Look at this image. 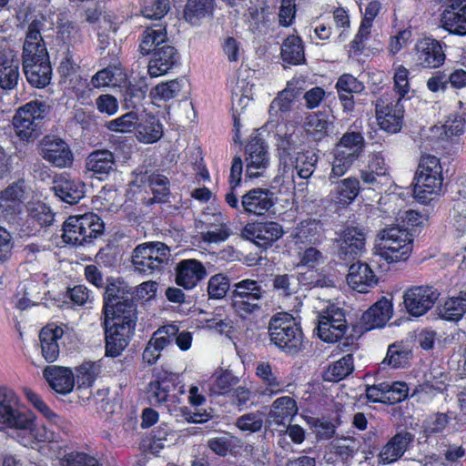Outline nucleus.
Returning <instances> with one entry per match:
<instances>
[{"label": "nucleus", "mask_w": 466, "mask_h": 466, "mask_svg": "<svg viewBox=\"0 0 466 466\" xmlns=\"http://www.w3.org/2000/svg\"><path fill=\"white\" fill-rule=\"evenodd\" d=\"M245 232L256 245L264 248L271 246L284 233L282 226L273 221L248 225Z\"/></svg>", "instance_id": "c756f323"}, {"label": "nucleus", "mask_w": 466, "mask_h": 466, "mask_svg": "<svg viewBox=\"0 0 466 466\" xmlns=\"http://www.w3.org/2000/svg\"><path fill=\"white\" fill-rule=\"evenodd\" d=\"M354 370V358L347 354L329 365L325 372L324 379L328 381H339L348 377Z\"/></svg>", "instance_id": "3c124183"}, {"label": "nucleus", "mask_w": 466, "mask_h": 466, "mask_svg": "<svg viewBox=\"0 0 466 466\" xmlns=\"http://www.w3.org/2000/svg\"><path fill=\"white\" fill-rule=\"evenodd\" d=\"M317 334L323 341L333 343L341 339L346 330L347 323L344 310L339 306L329 303L318 313Z\"/></svg>", "instance_id": "9d476101"}, {"label": "nucleus", "mask_w": 466, "mask_h": 466, "mask_svg": "<svg viewBox=\"0 0 466 466\" xmlns=\"http://www.w3.org/2000/svg\"><path fill=\"white\" fill-rule=\"evenodd\" d=\"M265 290L261 284L251 279H245L232 286V308L243 319H251L263 309Z\"/></svg>", "instance_id": "f03ea898"}, {"label": "nucleus", "mask_w": 466, "mask_h": 466, "mask_svg": "<svg viewBox=\"0 0 466 466\" xmlns=\"http://www.w3.org/2000/svg\"><path fill=\"white\" fill-rule=\"evenodd\" d=\"M270 341L287 354L295 355L303 348V333L294 318L288 313H278L268 324Z\"/></svg>", "instance_id": "f257e3e1"}, {"label": "nucleus", "mask_w": 466, "mask_h": 466, "mask_svg": "<svg viewBox=\"0 0 466 466\" xmlns=\"http://www.w3.org/2000/svg\"><path fill=\"white\" fill-rule=\"evenodd\" d=\"M230 234L229 227L222 221L221 215H218L214 217V222L210 224V228L202 233V239L208 243H219L226 241Z\"/></svg>", "instance_id": "6e6d98bb"}, {"label": "nucleus", "mask_w": 466, "mask_h": 466, "mask_svg": "<svg viewBox=\"0 0 466 466\" xmlns=\"http://www.w3.org/2000/svg\"><path fill=\"white\" fill-rule=\"evenodd\" d=\"M444 46L441 41L431 36L419 39L414 46L415 65L422 69L440 68L446 60Z\"/></svg>", "instance_id": "4468645a"}, {"label": "nucleus", "mask_w": 466, "mask_h": 466, "mask_svg": "<svg viewBox=\"0 0 466 466\" xmlns=\"http://www.w3.org/2000/svg\"><path fill=\"white\" fill-rule=\"evenodd\" d=\"M27 210L29 220L40 227H48L54 221V213L45 204H32L27 208Z\"/></svg>", "instance_id": "052dcab7"}, {"label": "nucleus", "mask_w": 466, "mask_h": 466, "mask_svg": "<svg viewBox=\"0 0 466 466\" xmlns=\"http://www.w3.org/2000/svg\"><path fill=\"white\" fill-rule=\"evenodd\" d=\"M60 466H99L98 461L85 452L72 451L60 459Z\"/></svg>", "instance_id": "338daca9"}, {"label": "nucleus", "mask_w": 466, "mask_h": 466, "mask_svg": "<svg viewBox=\"0 0 466 466\" xmlns=\"http://www.w3.org/2000/svg\"><path fill=\"white\" fill-rule=\"evenodd\" d=\"M168 256L169 248L164 243H144L134 249L132 263L136 271L149 275L160 271Z\"/></svg>", "instance_id": "9b49d317"}, {"label": "nucleus", "mask_w": 466, "mask_h": 466, "mask_svg": "<svg viewBox=\"0 0 466 466\" xmlns=\"http://www.w3.org/2000/svg\"><path fill=\"white\" fill-rule=\"evenodd\" d=\"M273 288L279 295L289 297L297 292L299 279L295 275H277L273 279Z\"/></svg>", "instance_id": "e2e57ef3"}, {"label": "nucleus", "mask_w": 466, "mask_h": 466, "mask_svg": "<svg viewBox=\"0 0 466 466\" xmlns=\"http://www.w3.org/2000/svg\"><path fill=\"white\" fill-rule=\"evenodd\" d=\"M21 60L14 50L0 52V89L9 92L17 87L20 77Z\"/></svg>", "instance_id": "412c9836"}, {"label": "nucleus", "mask_w": 466, "mask_h": 466, "mask_svg": "<svg viewBox=\"0 0 466 466\" xmlns=\"http://www.w3.org/2000/svg\"><path fill=\"white\" fill-rule=\"evenodd\" d=\"M176 272V283L186 289L195 288L207 276L204 265L197 259L179 261Z\"/></svg>", "instance_id": "cd10ccee"}, {"label": "nucleus", "mask_w": 466, "mask_h": 466, "mask_svg": "<svg viewBox=\"0 0 466 466\" xmlns=\"http://www.w3.org/2000/svg\"><path fill=\"white\" fill-rule=\"evenodd\" d=\"M292 237L296 243L318 244L324 238L323 225L315 218L305 219L294 228Z\"/></svg>", "instance_id": "58836bf2"}, {"label": "nucleus", "mask_w": 466, "mask_h": 466, "mask_svg": "<svg viewBox=\"0 0 466 466\" xmlns=\"http://www.w3.org/2000/svg\"><path fill=\"white\" fill-rule=\"evenodd\" d=\"M380 255L388 263L406 260L412 249V239L406 228H386L380 232Z\"/></svg>", "instance_id": "0eeeda50"}, {"label": "nucleus", "mask_w": 466, "mask_h": 466, "mask_svg": "<svg viewBox=\"0 0 466 466\" xmlns=\"http://www.w3.org/2000/svg\"><path fill=\"white\" fill-rule=\"evenodd\" d=\"M339 258L351 261L366 250V231L360 226H347L335 238Z\"/></svg>", "instance_id": "ddd939ff"}, {"label": "nucleus", "mask_w": 466, "mask_h": 466, "mask_svg": "<svg viewBox=\"0 0 466 466\" xmlns=\"http://www.w3.org/2000/svg\"><path fill=\"white\" fill-rule=\"evenodd\" d=\"M214 11V0H187L184 8V19L192 25L210 17Z\"/></svg>", "instance_id": "c03bdc74"}, {"label": "nucleus", "mask_w": 466, "mask_h": 466, "mask_svg": "<svg viewBox=\"0 0 466 466\" xmlns=\"http://www.w3.org/2000/svg\"><path fill=\"white\" fill-rule=\"evenodd\" d=\"M54 192L65 203H78L86 194V184L77 177L62 173L54 179Z\"/></svg>", "instance_id": "5701e85b"}, {"label": "nucleus", "mask_w": 466, "mask_h": 466, "mask_svg": "<svg viewBox=\"0 0 466 466\" xmlns=\"http://www.w3.org/2000/svg\"><path fill=\"white\" fill-rule=\"evenodd\" d=\"M137 318L103 319L102 326L105 330L106 355L117 357L128 345L134 333Z\"/></svg>", "instance_id": "6e6552de"}, {"label": "nucleus", "mask_w": 466, "mask_h": 466, "mask_svg": "<svg viewBox=\"0 0 466 466\" xmlns=\"http://www.w3.org/2000/svg\"><path fill=\"white\" fill-rule=\"evenodd\" d=\"M277 150L279 157V164L286 172V168L293 165V157L297 156L298 145L294 134L279 136L277 142Z\"/></svg>", "instance_id": "8fccbe9b"}, {"label": "nucleus", "mask_w": 466, "mask_h": 466, "mask_svg": "<svg viewBox=\"0 0 466 466\" xmlns=\"http://www.w3.org/2000/svg\"><path fill=\"white\" fill-rule=\"evenodd\" d=\"M329 121L323 113H314L307 116L305 129L314 140H320L328 135Z\"/></svg>", "instance_id": "603ef678"}, {"label": "nucleus", "mask_w": 466, "mask_h": 466, "mask_svg": "<svg viewBox=\"0 0 466 466\" xmlns=\"http://www.w3.org/2000/svg\"><path fill=\"white\" fill-rule=\"evenodd\" d=\"M100 372V366L95 362L86 361L76 368L75 380L80 387L88 388Z\"/></svg>", "instance_id": "4d7b16f0"}, {"label": "nucleus", "mask_w": 466, "mask_h": 466, "mask_svg": "<svg viewBox=\"0 0 466 466\" xmlns=\"http://www.w3.org/2000/svg\"><path fill=\"white\" fill-rule=\"evenodd\" d=\"M46 108L44 102L35 100L16 111L13 117V126L16 136L21 140L29 142L41 135Z\"/></svg>", "instance_id": "423d86ee"}, {"label": "nucleus", "mask_w": 466, "mask_h": 466, "mask_svg": "<svg viewBox=\"0 0 466 466\" xmlns=\"http://www.w3.org/2000/svg\"><path fill=\"white\" fill-rule=\"evenodd\" d=\"M361 447L360 440L354 437L336 438L330 442V453L338 461L349 464Z\"/></svg>", "instance_id": "37998d69"}, {"label": "nucleus", "mask_w": 466, "mask_h": 466, "mask_svg": "<svg viewBox=\"0 0 466 466\" xmlns=\"http://www.w3.org/2000/svg\"><path fill=\"white\" fill-rule=\"evenodd\" d=\"M442 181V177L416 175L413 187L415 198L423 203L427 202L431 195L441 191Z\"/></svg>", "instance_id": "49530a36"}, {"label": "nucleus", "mask_w": 466, "mask_h": 466, "mask_svg": "<svg viewBox=\"0 0 466 466\" xmlns=\"http://www.w3.org/2000/svg\"><path fill=\"white\" fill-rule=\"evenodd\" d=\"M34 418L18 409V400L14 390L0 387V430H32Z\"/></svg>", "instance_id": "1a4fd4ad"}, {"label": "nucleus", "mask_w": 466, "mask_h": 466, "mask_svg": "<svg viewBox=\"0 0 466 466\" xmlns=\"http://www.w3.org/2000/svg\"><path fill=\"white\" fill-rule=\"evenodd\" d=\"M179 60L177 49L170 45H164L152 52L147 72L151 77H158L171 70Z\"/></svg>", "instance_id": "a878e982"}, {"label": "nucleus", "mask_w": 466, "mask_h": 466, "mask_svg": "<svg viewBox=\"0 0 466 466\" xmlns=\"http://www.w3.org/2000/svg\"><path fill=\"white\" fill-rule=\"evenodd\" d=\"M187 80L185 78H177L158 84L152 91L155 97L164 101H168L177 97L184 87H186Z\"/></svg>", "instance_id": "864d4df0"}, {"label": "nucleus", "mask_w": 466, "mask_h": 466, "mask_svg": "<svg viewBox=\"0 0 466 466\" xmlns=\"http://www.w3.org/2000/svg\"><path fill=\"white\" fill-rule=\"evenodd\" d=\"M42 157L53 166L63 168L71 166L73 153L66 141L55 137H46L41 144Z\"/></svg>", "instance_id": "aec40b11"}, {"label": "nucleus", "mask_w": 466, "mask_h": 466, "mask_svg": "<svg viewBox=\"0 0 466 466\" xmlns=\"http://www.w3.org/2000/svg\"><path fill=\"white\" fill-rule=\"evenodd\" d=\"M177 376L167 371H159L155 375V379L147 385V398L152 404H160L163 402L179 403V398L177 393H172L177 390Z\"/></svg>", "instance_id": "f3484780"}, {"label": "nucleus", "mask_w": 466, "mask_h": 466, "mask_svg": "<svg viewBox=\"0 0 466 466\" xmlns=\"http://www.w3.org/2000/svg\"><path fill=\"white\" fill-rule=\"evenodd\" d=\"M22 66L26 80L31 86L42 88L50 83L52 67L48 53L22 58Z\"/></svg>", "instance_id": "a211bd4d"}, {"label": "nucleus", "mask_w": 466, "mask_h": 466, "mask_svg": "<svg viewBox=\"0 0 466 466\" xmlns=\"http://www.w3.org/2000/svg\"><path fill=\"white\" fill-rule=\"evenodd\" d=\"M275 204L274 193L268 188L256 187L242 196L241 208L256 216L266 214Z\"/></svg>", "instance_id": "393cba45"}, {"label": "nucleus", "mask_w": 466, "mask_h": 466, "mask_svg": "<svg viewBox=\"0 0 466 466\" xmlns=\"http://www.w3.org/2000/svg\"><path fill=\"white\" fill-rule=\"evenodd\" d=\"M439 316L448 321H458L466 313V289L457 296L449 297L438 307Z\"/></svg>", "instance_id": "ea45409f"}, {"label": "nucleus", "mask_w": 466, "mask_h": 466, "mask_svg": "<svg viewBox=\"0 0 466 466\" xmlns=\"http://www.w3.org/2000/svg\"><path fill=\"white\" fill-rule=\"evenodd\" d=\"M44 378L56 392L67 394L75 385V376L69 368L51 365L43 371Z\"/></svg>", "instance_id": "c9c22d12"}, {"label": "nucleus", "mask_w": 466, "mask_h": 466, "mask_svg": "<svg viewBox=\"0 0 466 466\" xmlns=\"http://www.w3.org/2000/svg\"><path fill=\"white\" fill-rule=\"evenodd\" d=\"M392 312L389 299L383 298L372 305L362 316L370 329L381 328L390 319Z\"/></svg>", "instance_id": "a18cd8bd"}, {"label": "nucleus", "mask_w": 466, "mask_h": 466, "mask_svg": "<svg viewBox=\"0 0 466 466\" xmlns=\"http://www.w3.org/2000/svg\"><path fill=\"white\" fill-rule=\"evenodd\" d=\"M104 223L95 213L69 217L63 226V240L74 246L89 243L103 233Z\"/></svg>", "instance_id": "20e7f679"}, {"label": "nucleus", "mask_w": 466, "mask_h": 466, "mask_svg": "<svg viewBox=\"0 0 466 466\" xmlns=\"http://www.w3.org/2000/svg\"><path fill=\"white\" fill-rule=\"evenodd\" d=\"M375 107L377 122L381 129L391 134L401 129L404 106L400 98L388 94L382 95L377 99Z\"/></svg>", "instance_id": "f8f14e48"}, {"label": "nucleus", "mask_w": 466, "mask_h": 466, "mask_svg": "<svg viewBox=\"0 0 466 466\" xmlns=\"http://www.w3.org/2000/svg\"><path fill=\"white\" fill-rule=\"evenodd\" d=\"M416 175L442 177V167L440 159L431 155L421 157Z\"/></svg>", "instance_id": "774afa93"}, {"label": "nucleus", "mask_w": 466, "mask_h": 466, "mask_svg": "<svg viewBox=\"0 0 466 466\" xmlns=\"http://www.w3.org/2000/svg\"><path fill=\"white\" fill-rule=\"evenodd\" d=\"M270 163L269 154L264 140L251 137L245 147L246 176L255 178L264 176Z\"/></svg>", "instance_id": "2eb2a0df"}, {"label": "nucleus", "mask_w": 466, "mask_h": 466, "mask_svg": "<svg viewBox=\"0 0 466 466\" xmlns=\"http://www.w3.org/2000/svg\"><path fill=\"white\" fill-rule=\"evenodd\" d=\"M135 176L134 184L138 187L148 186L156 200L162 202L168 197L170 193L169 180L166 176L143 171V168L137 169Z\"/></svg>", "instance_id": "72a5a7b5"}, {"label": "nucleus", "mask_w": 466, "mask_h": 466, "mask_svg": "<svg viewBox=\"0 0 466 466\" xmlns=\"http://www.w3.org/2000/svg\"><path fill=\"white\" fill-rule=\"evenodd\" d=\"M64 335V329L55 323L44 327L39 333V340L43 358L47 362H54L60 353L59 340Z\"/></svg>", "instance_id": "473e14b6"}, {"label": "nucleus", "mask_w": 466, "mask_h": 466, "mask_svg": "<svg viewBox=\"0 0 466 466\" xmlns=\"http://www.w3.org/2000/svg\"><path fill=\"white\" fill-rule=\"evenodd\" d=\"M41 22L34 20L28 25L23 46L22 58L47 53L41 35Z\"/></svg>", "instance_id": "a19ab883"}, {"label": "nucleus", "mask_w": 466, "mask_h": 466, "mask_svg": "<svg viewBox=\"0 0 466 466\" xmlns=\"http://www.w3.org/2000/svg\"><path fill=\"white\" fill-rule=\"evenodd\" d=\"M264 425V414L260 411L246 413L236 421V426L242 431L258 432Z\"/></svg>", "instance_id": "680f3d73"}, {"label": "nucleus", "mask_w": 466, "mask_h": 466, "mask_svg": "<svg viewBox=\"0 0 466 466\" xmlns=\"http://www.w3.org/2000/svg\"><path fill=\"white\" fill-rule=\"evenodd\" d=\"M139 119V114L130 111L119 117L108 121L106 127L108 130L116 133H127L136 129L137 121Z\"/></svg>", "instance_id": "13d9d810"}, {"label": "nucleus", "mask_w": 466, "mask_h": 466, "mask_svg": "<svg viewBox=\"0 0 466 466\" xmlns=\"http://www.w3.org/2000/svg\"><path fill=\"white\" fill-rule=\"evenodd\" d=\"M178 331L175 324L161 326L152 334L144 351L143 360L148 364H155L160 357L161 351L174 341V336Z\"/></svg>", "instance_id": "4be33fe9"}, {"label": "nucleus", "mask_w": 466, "mask_h": 466, "mask_svg": "<svg viewBox=\"0 0 466 466\" xmlns=\"http://www.w3.org/2000/svg\"><path fill=\"white\" fill-rule=\"evenodd\" d=\"M413 440V434L409 431H401L396 433L380 450L378 455L379 463L390 464L397 461L402 457Z\"/></svg>", "instance_id": "c85d7f7f"}, {"label": "nucleus", "mask_w": 466, "mask_h": 466, "mask_svg": "<svg viewBox=\"0 0 466 466\" xmlns=\"http://www.w3.org/2000/svg\"><path fill=\"white\" fill-rule=\"evenodd\" d=\"M137 137L144 143H154L161 138L163 135L162 125L152 114L142 111L137 127Z\"/></svg>", "instance_id": "4c0bfd02"}, {"label": "nucleus", "mask_w": 466, "mask_h": 466, "mask_svg": "<svg viewBox=\"0 0 466 466\" xmlns=\"http://www.w3.org/2000/svg\"><path fill=\"white\" fill-rule=\"evenodd\" d=\"M299 407L290 396L277 398L270 405L267 421L270 426L285 427L298 414Z\"/></svg>", "instance_id": "bb28decb"}, {"label": "nucleus", "mask_w": 466, "mask_h": 466, "mask_svg": "<svg viewBox=\"0 0 466 466\" xmlns=\"http://www.w3.org/2000/svg\"><path fill=\"white\" fill-rule=\"evenodd\" d=\"M366 142L360 132L350 131L342 135L333 150V161L329 181L344 176L355 161L362 157Z\"/></svg>", "instance_id": "7ed1b4c3"}, {"label": "nucleus", "mask_w": 466, "mask_h": 466, "mask_svg": "<svg viewBox=\"0 0 466 466\" xmlns=\"http://www.w3.org/2000/svg\"><path fill=\"white\" fill-rule=\"evenodd\" d=\"M86 169L99 179H104L116 169L115 155L107 149H96L86 158Z\"/></svg>", "instance_id": "7c9ffc66"}, {"label": "nucleus", "mask_w": 466, "mask_h": 466, "mask_svg": "<svg viewBox=\"0 0 466 466\" xmlns=\"http://www.w3.org/2000/svg\"><path fill=\"white\" fill-rule=\"evenodd\" d=\"M238 383V377L229 370H225L214 378L209 390L214 395H226L230 393Z\"/></svg>", "instance_id": "5fc2aeb1"}, {"label": "nucleus", "mask_w": 466, "mask_h": 466, "mask_svg": "<svg viewBox=\"0 0 466 466\" xmlns=\"http://www.w3.org/2000/svg\"><path fill=\"white\" fill-rule=\"evenodd\" d=\"M347 282L352 289L367 293L377 285L378 278L368 264L358 261L350 265Z\"/></svg>", "instance_id": "2f4dec72"}, {"label": "nucleus", "mask_w": 466, "mask_h": 466, "mask_svg": "<svg viewBox=\"0 0 466 466\" xmlns=\"http://www.w3.org/2000/svg\"><path fill=\"white\" fill-rule=\"evenodd\" d=\"M292 102L293 95L291 92L287 90L280 92L269 106L268 112L270 116L279 119L280 115L288 113L290 110Z\"/></svg>", "instance_id": "69168bd1"}, {"label": "nucleus", "mask_w": 466, "mask_h": 466, "mask_svg": "<svg viewBox=\"0 0 466 466\" xmlns=\"http://www.w3.org/2000/svg\"><path fill=\"white\" fill-rule=\"evenodd\" d=\"M140 38L139 50L142 55H148L157 48L168 45L167 43V30L161 25L146 27Z\"/></svg>", "instance_id": "79ce46f5"}, {"label": "nucleus", "mask_w": 466, "mask_h": 466, "mask_svg": "<svg viewBox=\"0 0 466 466\" xmlns=\"http://www.w3.org/2000/svg\"><path fill=\"white\" fill-rule=\"evenodd\" d=\"M439 296L431 286H413L404 292V305L411 316L420 317L433 307Z\"/></svg>", "instance_id": "dca6fc26"}, {"label": "nucleus", "mask_w": 466, "mask_h": 466, "mask_svg": "<svg viewBox=\"0 0 466 466\" xmlns=\"http://www.w3.org/2000/svg\"><path fill=\"white\" fill-rule=\"evenodd\" d=\"M105 286L103 319L137 318V309L132 295L125 282L113 279Z\"/></svg>", "instance_id": "39448f33"}, {"label": "nucleus", "mask_w": 466, "mask_h": 466, "mask_svg": "<svg viewBox=\"0 0 466 466\" xmlns=\"http://www.w3.org/2000/svg\"><path fill=\"white\" fill-rule=\"evenodd\" d=\"M409 388L401 381H383L367 386L366 396L370 401L386 404L400 402L408 396Z\"/></svg>", "instance_id": "6ab92c4d"}, {"label": "nucleus", "mask_w": 466, "mask_h": 466, "mask_svg": "<svg viewBox=\"0 0 466 466\" xmlns=\"http://www.w3.org/2000/svg\"><path fill=\"white\" fill-rule=\"evenodd\" d=\"M256 375L265 386L261 395L272 397L287 391L284 381L280 380L279 372L273 369L269 362L261 361L257 363Z\"/></svg>", "instance_id": "e433bc0d"}, {"label": "nucleus", "mask_w": 466, "mask_h": 466, "mask_svg": "<svg viewBox=\"0 0 466 466\" xmlns=\"http://www.w3.org/2000/svg\"><path fill=\"white\" fill-rule=\"evenodd\" d=\"M442 26L450 33L466 35V0H455L442 13Z\"/></svg>", "instance_id": "f704fd0d"}, {"label": "nucleus", "mask_w": 466, "mask_h": 466, "mask_svg": "<svg viewBox=\"0 0 466 466\" xmlns=\"http://www.w3.org/2000/svg\"><path fill=\"white\" fill-rule=\"evenodd\" d=\"M170 10L169 0H146L141 7V14L148 19L159 20Z\"/></svg>", "instance_id": "bf43d9fd"}, {"label": "nucleus", "mask_w": 466, "mask_h": 466, "mask_svg": "<svg viewBox=\"0 0 466 466\" xmlns=\"http://www.w3.org/2000/svg\"><path fill=\"white\" fill-rule=\"evenodd\" d=\"M230 284L228 276L218 273L212 276L208 283V293L210 299H223L229 290Z\"/></svg>", "instance_id": "0e129e2a"}, {"label": "nucleus", "mask_w": 466, "mask_h": 466, "mask_svg": "<svg viewBox=\"0 0 466 466\" xmlns=\"http://www.w3.org/2000/svg\"><path fill=\"white\" fill-rule=\"evenodd\" d=\"M333 185L329 192L330 201L339 208H346L351 204L360 194V182L356 177H348L343 179L332 178Z\"/></svg>", "instance_id": "b1692460"}, {"label": "nucleus", "mask_w": 466, "mask_h": 466, "mask_svg": "<svg viewBox=\"0 0 466 466\" xmlns=\"http://www.w3.org/2000/svg\"><path fill=\"white\" fill-rule=\"evenodd\" d=\"M281 57L289 65H300L305 62L302 40L296 35L288 36L281 46Z\"/></svg>", "instance_id": "09e8293b"}, {"label": "nucleus", "mask_w": 466, "mask_h": 466, "mask_svg": "<svg viewBox=\"0 0 466 466\" xmlns=\"http://www.w3.org/2000/svg\"><path fill=\"white\" fill-rule=\"evenodd\" d=\"M318 158V156L312 152L298 153L297 156L293 157V165L289 166V168H286V172L283 171V174L288 173L289 170H291L292 173L296 171L299 177L308 179L315 171Z\"/></svg>", "instance_id": "de8ad7c7"}]
</instances>
